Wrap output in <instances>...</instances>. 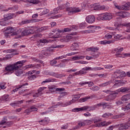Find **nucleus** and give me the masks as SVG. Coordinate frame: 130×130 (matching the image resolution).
Here are the masks:
<instances>
[{"instance_id":"f257e3e1","label":"nucleus","mask_w":130,"mask_h":130,"mask_svg":"<svg viewBox=\"0 0 130 130\" xmlns=\"http://www.w3.org/2000/svg\"><path fill=\"white\" fill-rule=\"evenodd\" d=\"M25 62H26L25 60L18 61L14 64L7 66L5 68V71L8 72V73H5V75H10L13 74L14 71L20 70L22 68V66H24Z\"/></svg>"},{"instance_id":"f03ea898","label":"nucleus","mask_w":130,"mask_h":130,"mask_svg":"<svg viewBox=\"0 0 130 130\" xmlns=\"http://www.w3.org/2000/svg\"><path fill=\"white\" fill-rule=\"evenodd\" d=\"M113 18V15L111 13H103L99 14L96 18L98 21H110Z\"/></svg>"},{"instance_id":"7ed1b4c3","label":"nucleus","mask_w":130,"mask_h":130,"mask_svg":"<svg viewBox=\"0 0 130 130\" xmlns=\"http://www.w3.org/2000/svg\"><path fill=\"white\" fill-rule=\"evenodd\" d=\"M123 50V48L120 47L114 49L113 51L116 52L115 56H116V57L123 58L125 56L130 57V53H125L124 54H121V51H122Z\"/></svg>"},{"instance_id":"20e7f679","label":"nucleus","mask_w":130,"mask_h":130,"mask_svg":"<svg viewBox=\"0 0 130 130\" xmlns=\"http://www.w3.org/2000/svg\"><path fill=\"white\" fill-rule=\"evenodd\" d=\"M53 49H52L51 48H48L42 51L41 55H40V56L41 58H43V57L49 56L51 53H53Z\"/></svg>"},{"instance_id":"39448f33","label":"nucleus","mask_w":130,"mask_h":130,"mask_svg":"<svg viewBox=\"0 0 130 130\" xmlns=\"http://www.w3.org/2000/svg\"><path fill=\"white\" fill-rule=\"evenodd\" d=\"M130 126V119L126 123H121L116 125V127H119V130H126Z\"/></svg>"},{"instance_id":"423d86ee","label":"nucleus","mask_w":130,"mask_h":130,"mask_svg":"<svg viewBox=\"0 0 130 130\" xmlns=\"http://www.w3.org/2000/svg\"><path fill=\"white\" fill-rule=\"evenodd\" d=\"M66 10L68 12V15L70 16H71V15H73V14L81 12V9L72 7H66Z\"/></svg>"},{"instance_id":"0eeeda50","label":"nucleus","mask_w":130,"mask_h":130,"mask_svg":"<svg viewBox=\"0 0 130 130\" xmlns=\"http://www.w3.org/2000/svg\"><path fill=\"white\" fill-rule=\"evenodd\" d=\"M115 8H116V9H118V10H122L123 11H128L130 8V2H128L125 4L124 5H122V6L115 5Z\"/></svg>"},{"instance_id":"6e6552de","label":"nucleus","mask_w":130,"mask_h":130,"mask_svg":"<svg viewBox=\"0 0 130 130\" xmlns=\"http://www.w3.org/2000/svg\"><path fill=\"white\" fill-rule=\"evenodd\" d=\"M116 95H117V93L116 90L112 91L111 93H110L109 95L107 97V98L106 99V101H113V100H114V99L116 98Z\"/></svg>"},{"instance_id":"1a4fd4ad","label":"nucleus","mask_w":130,"mask_h":130,"mask_svg":"<svg viewBox=\"0 0 130 130\" xmlns=\"http://www.w3.org/2000/svg\"><path fill=\"white\" fill-rule=\"evenodd\" d=\"M90 6L95 11H100L101 10L105 9V7L104 6H101L99 4H94Z\"/></svg>"},{"instance_id":"9d476101","label":"nucleus","mask_w":130,"mask_h":130,"mask_svg":"<svg viewBox=\"0 0 130 130\" xmlns=\"http://www.w3.org/2000/svg\"><path fill=\"white\" fill-rule=\"evenodd\" d=\"M8 121V119H7V117H4L3 118V119L0 122V125H5L6 124V125H9V126H10V125L14 124V122L12 121Z\"/></svg>"},{"instance_id":"9b49d317","label":"nucleus","mask_w":130,"mask_h":130,"mask_svg":"<svg viewBox=\"0 0 130 130\" xmlns=\"http://www.w3.org/2000/svg\"><path fill=\"white\" fill-rule=\"evenodd\" d=\"M124 72H121L120 71H116L114 73V77L115 79H120L124 77Z\"/></svg>"},{"instance_id":"f8f14e48","label":"nucleus","mask_w":130,"mask_h":130,"mask_svg":"<svg viewBox=\"0 0 130 130\" xmlns=\"http://www.w3.org/2000/svg\"><path fill=\"white\" fill-rule=\"evenodd\" d=\"M101 105L96 104L92 107H89L88 106H84V111H93V110H95L96 108H99V106Z\"/></svg>"},{"instance_id":"ddd939ff","label":"nucleus","mask_w":130,"mask_h":130,"mask_svg":"<svg viewBox=\"0 0 130 130\" xmlns=\"http://www.w3.org/2000/svg\"><path fill=\"white\" fill-rule=\"evenodd\" d=\"M35 32V30L34 29H25L21 32V36H28V35H29V34H32Z\"/></svg>"},{"instance_id":"4468645a","label":"nucleus","mask_w":130,"mask_h":130,"mask_svg":"<svg viewBox=\"0 0 130 130\" xmlns=\"http://www.w3.org/2000/svg\"><path fill=\"white\" fill-rule=\"evenodd\" d=\"M96 18L93 15H89L86 17V21L88 24H93L95 22Z\"/></svg>"},{"instance_id":"2eb2a0df","label":"nucleus","mask_w":130,"mask_h":130,"mask_svg":"<svg viewBox=\"0 0 130 130\" xmlns=\"http://www.w3.org/2000/svg\"><path fill=\"white\" fill-rule=\"evenodd\" d=\"M5 34H11L12 33V35H17L18 33L16 31L14 32V29L11 27H8L7 28H5Z\"/></svg>"},{"instance_id":"dca6fc26","label":"nucleus","mask_w":130,"mask_h":130,"mask_svg":"<svg viewBox=\"0 0 130 130\" xmlns=\"http://www.w3.org/2000/svg\"><path fill=\"white\" fill-rule=\"evenodd\" d=\"M114 26L116 28H118V27H121L123 26V24H121V18L120 17L117 18L115 23H114Z\"/></svg>"},{"instance_id":"f3484780","label":"nucleus","mask_w":130,"mask_h":130,"mask_svg":"<svg viewBox=\"0 0 130 130\" xmlns=\"http://www.w3.org/2000/svg\"><path fill=\"white\" fill-rule=\"evenodd\" d=\"M128 13L124 11H121L116 13L117 16L120 17L121 18H126L128 16Z\"/></svg>"},{"instance_id":"a211bd4d","label":"nucleus","mask_w":130,"mask_h":130,"mask_svg":"<svg viewBox=\"0 0 130 130\" xmlns=\"http://www.w3.org/2000/svg\"><path fill=\"white\" fill-rule=\"evenodd\" d=\"M50 76H52V77H55V78H58L59 79H60L61 78H63L66 75L58 74V73L55 72H51L50 73Z\"/></svg>"},{"instance_id":"6ab92c4d","label":"nucleus","mask_w":130,"mask_h":130,"mask_svg":"<svg viewBox=\"0 0 130 130\" xmlns=\"http://www.w3.org/2000/svg\"><path fill=\"white\" fill-rule=\"evenodd\" d=\"M129 90V88L127 87H121L116 90V92H117V94L119 93H124L125 92H127Z\"/></svg>"},{"instance_id":"aec40b11","label":"nucleus","mask_w":130,"mask_h":130,"mask_svg":"<svg viewBox=\"0 0 130 130\" xmlns=\"http://www.w3.org/2000/svg\"><path fill=\"white\" fill-rule=\"evenodd\" d=\"M87 71H90V67H86L79 71V75H86L87 74Z\"/></svg>"},{"instance_id":"412c9836","label":"nucleus","mask_w":130,"mask_h":130,"mask_svg":"<svg viewBox=\"0 0 130 130\" xmlns=\"http://www.w3.org/2000/svg\"><path fill=\"white\" fill-rule=\"evenodd\" d=\"M26 69H38V68H40V64H30L28 65H26L25 67Z\"/></svg>"},{"instance_id":"4be33fe9","label":"nucleus","mask_w":130,"mask_h":130,"mask_svg":"<svg viewBox=\"0 0 130 130\" xmlns=\"http://www.w3.org/2000/svg\"><path fill=\"white\" fill-rule=\"evenodd\" d=\"M38 110V109L37 108H35V106H32L31 108L29 109H27L25 110L24 112L25 113H30V112H32L33 111H37Z\"/></svg>"},{"instance_id":"5701e85b","label":"nucleus","mask_w":130,"mask_h":130,"mask_svg":"<svg viewBox=\"0 0 130 130\" xmlns=\"http://www.w3.org/2000/svg\"><path fill=\"white\" fill-rule=\"evenodd\" d=\"M28 86V83H25L24 84H23L21 85H19L18 87L13 90V92H17V91H19V89H25V86Z\"/></svg>"},{"instance_id":"b1692460","label":"nucleus","mask_w":130,"mask_h":130,"mask_svg":"<svg viewBox=\"0 0 130 130\" xmlns=\"http://www.w3.org/2000/svg\"><path fill=\"white\" fill-rule=\"evenodd\" d=\"M114 41H101L99 42V44H101L102 45H106V44H110L111 43H113Z\"/></svg>"},{"instance_id":"393cba45","label":"nucleus","mask_w":130,"mask_h":130,"mask_svg":"<svg viewBox=\"0 0 130 130\" xmlns=\"http://www.w3.org/2000/svg\"><path fill=\"white\" fill-rule=\"evenodd\" d=\"M72 112H79L80 111H85V106L81 108H75L72 110Z\"/></svg>"},{"instance_id":"a878e982","label":"nucleus","mask_w":130,"mask_h":130,"mask_svg":"<svg viewBox=\"0 0 130 130\" xmlns=\"http://www.w3.org/2000/svg\"><path fill=\"white\" fill-rule=\"evenodd\" d=\"M19 9L18 6H14L12 7H9L4 10V12H8V11H17Z\"/></svg>"},{"instance_id":"bb28decb","label":"nucleus","mask_w":130,"mask_h":130,"mask_svg":"<svg viewBox=\"0 0 130 130\" xmlns=\"http://www.w3.org/2000/svg\"><path fill=\"white\" fill-rule=\"evenodd\" d=\"M42 35H41V34H36L33 35L32 37L30 38V40H33L34 41H36V40H37V39L39 38V37H41Z\"/></svg>"},{"instance_id":"cd10ccee","label":"nucleus","mask_w":130,"mask_h":130,"mask_svg":"<svg viewBox=\"0 0 130 130\" xmlns=\"http://www.w3.org/2000/svg\"><path fill=\"white\" fill-rule=\"evenodd\" d=\"M121 100L123 101V102H126V101H128V100H130V94L123 95L121 98Z\"/></svg>"},{"instance_id":"c85d7f7f","label":"nucleus","mask_w":130,"mask_h":130,"mask_svg":"<svg viewBox=\"0 0 130 130\" xmlns=\"http://www.w3.org/2000/svg\"><path fill=\"white\" fill-rule=\"evenodd\" d=\"M49 121V120L48 119V118H46L45 119L39 121L38 122L39 123H40V124L44 125L45 124H47V122H48Z\"/></svg>"},{"instance_id":"c756f323","label":"nucleus","mask_w":130,"mask_h":130,"mask_svg":"<svg viewBox=\"0 0 130 130\" xmlns=\"http://www.w3.org/2000/svg\"><path fill=\"white\" fill-rule=\"evenodd\" d=\"M23 102H24L23 100L17 101L16 102H14V103H11L10 105L11 106H18V105H19V104H22V103H23Z\"/></svg>"},{"instance_id":"7c9ffc66","label":"nucleus","mask_w":130,"mask_h":130,"mask_svg":"<svg viewBox=\"0 0 130 130\" xmlns=\"http://www.w3.org/2000/svg\"><path fill=\"white\" fill-rule=\"evenodd\" d=\"M111 83H112L111 82V80H110V81H107L106 82L100 84L99 85V87H107V86H109L110 85V84H111Z\"/></svg>"},{"instance_id":"2f4dec72","label":"nucleus","mask_w":130,"mask_h":130,"mask_svg":"<svg viewBox=\"0 0 130 130\" xmlns=\"http://www.w3.org/2000/svg\"><path fill=\"white\" fill-rule=\"evenodd\" d=\"M52 82H55V79L54 78H48L46 79L45 81L42 82V84H45V83H51Z\"/></svg>"},{"instance_id":"473e14b6","label":"nucleus","mask_w":130,"mask_h":130,"mask_svg":"<svg viewBox=\"0 0 130 130\" xmlns=\"http://www.w3.org/2000/svg\"><path fill=\"white\" fill-rule=\"evenodd\" d=\"M79 48V44L77 43H74L71 46L72 50H77Z\"/></svg>"},{"instance_id":"72a5a7b5","label":"nucleus","mask_w":130,"mask_h":130,"mask_svg":"<svg viewBox=\"0 0 130 130\" xmlns=\"http://www.w3.org/2000/svg\"><path fill=\"white\" fill-rule=\"evenodd\" d=\"M0 25L1 26H7L8 25V21L5 18L0 20Z\"/></svg>"},{"instance_id":"f704fd0d","label":"nucleus","mask_w":130,"mask_h":130,"mask_svg":"<svg viewBox=\"0 0 130 130\" xmlns=\"http://www.w3.org/2000/svg\"><path fill=\"white\" fill-rule=\"evenodd\" d=\"M113 114L110 113H105L102 115V117L104 118H108V117H111L113 116Z\"/></svg>"},{"instance_id":"c9c22d12","label":"nucleus","mask_w":130,"mask_h":130,"mask_svg":"<svg viewBox=\"0 0 130 130\" xmlns=\"http://www.w3.org/2000/svg\"><path fill=\"white\" fill-rule=\"evenodd\" d=\"M40 43H48V41L46 39H41L37 42V46H40Z\"/></svg>"},{"instance_id":"e433bc0d","label":"nucleus","mask_w":130,"mask_h":130,"mask_svg":"<svg viewBox=\"0 0 130 130\" xmlns=\"http://www.w3.org/2000/svg\"><path fill=\"white\" fill-rule=\"evenodd\" d=\"M99 50V48L98 47H90L88 49V51H92V52H97Z\"/></svg>"},{"instance_id":"4c0bfd02","label":"nucleus","mask_w":130,"mask_h":130,"mask_svg":"<svg viewBox=\"0 0 130 130\" xmlns=\"http://www.w3.org/2000/svg\"><path fill=\"white\" fill-rule=\"evenodd\" d=\"M54 33H55V34L53 35ZM52 34L53 35L52 36L53 38H59V37H60V35L57 31H52Z\"/></svg>"},{"instance_id":"58836bf2","label":"nucleus","mask_w":130,"mask_h":130,"mask_svg":"<svg viewBox=\"0 0 130 130\" xmlns=\"http://www.w3.org/2000/svg\"><path fill=\"white\" fill-rule=\"evenodd\" d=\"M14 54L7 55L5 57L3 58H0L1 60H7V59H10V58H12Z\"/></svg>"},{"instance_id":"ea45409f","label":"nucleus","mask_w":130,"mask_h":130,"mask_svg":"<svg viewBox=\"0 0 130 130\" xmlns=\"http://www.w3.org/2000/svg\"><path fill=\"white\" fill-rule=\"evenodd\" d=\"M57 106H62V107H64V104L61 102H58L56 105L53 106L52 108H56Z\"/></svg>"},{"instance_id":"a19ab883","label":"nucleus","mask_w":130,"mask_h":130,"mask_svg":"<svg viewBox=\"0 0 130 130\" xmlns=\"http://www.w3.org/2000/svg\"><path fill=\"white\" fill-rule=\"evenodd\" d=\"M49 92L51 93H54V92H56V88L55 86H51L48 87Z\"/></svg>"},{"instance_id":"79ce46f5","label":"nucleus","mask_w":130,"mask_h":130,"mask_svg":"<svg viewBox=\"0 0 130 130\" xmlns=\"http://www.w3.org/2000/svg\"><path fill=\"white\" fill-rule=\"evenodd\" d=\"M105 125H108V124L106 123L105 122H103L100 123L96 124L95 126L96 127H99L100 126H105Z\"/></svg>"},{"instance_id":"37998d69","label":"nucleus","mask_w":130,"mask_h":130,"mask_svg":"<svg viewBox=\"0 0 130 130\" xmlns=\"http://www.w3.org/2000/svg\"><path fill=\"white\" fill-rule=\"evenodd\" d=\"M15 75L17 77H21L23 75V71L22 70L16 71L15 72Z\"/></svg>"},{"instance_id":"c03bdc74","label":"nucleus","mask_w":130,"mask_h":130,"mask_svg":"<svg viewBox=\"0 0 130 130\" xmlns=\"http://www.w3.org/2000/svg\"><path fill=\"white\" fill-rule=\"evenodd\" d=\"M98 77H99L101 79H105L106 77L108 76L107 73H104V74H96Z\"/></svg>"},{"instance_id":"a18cd8bd","label":"nucleus","mask_w":130,"mask_h":130,"mask_svg":"<svg viewBox=\"0 0 130 130\" xmlns=\"http://www.w3.org/2000/svg\"><path fill=\"white\" fill-rule=\"evenodd\" d=\"M4 18L8 21V20H11V19H13V16L11 15V14L5 15Z\"/></svg>"},{"instance_id":"49530a36","label":"nucleus","mask_w":130,"mask_h":130,"mask_svg":"<svg viewBox=\"0 0 130 130\" xmlns=\"http://www.w3.org/2000/svg\"><path fill=\"white\" fill-rule=\"evenodd\" d=\"M27 3L33 4V5H37L39 3V1L38 0H27Z\"/></svg>"},{"instance_id":"de8ad7c7","label":"nucleus","mask_w":130,"mask_h":130,"mask_svg":"<svg viewBox=\"0 0 130 130\" xmlns=\"http://www.w3.org/2000/svg\"><path fill=\"white\" fill-rule=\"evenodd\" d=\"M46 87H40L38 90V92H39V94L42 95V94H43V93H42V91H43V90H45V89H46Z\"/></svg>"},{"instance_id":"09e8293b","label":"nucleus","mask_w":130,"mask_h":130,"mask_svg":"<svg viewBox=\"0 0 130 130\" xmlns=\"http://www.w3.org/2000/svg\"><path fill=\"white\" fill-rule=\"evenodd\" d=\"M68 95V93L66 92H62L60 93V96L58 98V100H60V98H63L64 96H67Z\"/></svg>"},{"instance_id":"8fccbe9b","label":"nucleus","mask_w":130,"mask_h":130,"mask_svg":"<svg viewBox=\"0 0 130 130\" xmlns=\"http://www.w3.org/2000/svg\"><path fill=\"white\" fill-rule=\"evenodd\" d=\"M91 96H86L85 98H83L80 99V102H85V101H87L88 99H90Z\"/></svg>"},{"instance_id":"3c124183","label":"nucleus","mask_w":130,"mask_h":130,"mask_svg":"<svg viewBox=\"0 0 130 130\" xmlns=\"http://www.w3.org/2000/svg\"><path fill=\"white\" fill-rule=\"evenodd\" d=\"M112 34L115 39H119L121 37V35L116 34L115 32H113Z\"/></svg>"},{"instance_id":"603ef678","label":"nucleus","mask_w":130,"mask_h":130,"mask_svg":"<svg viewBox=\"0 0 130 130\" xmlns=\"http://www.w3.org/2000/svg\"><path fill=\"white\" fill-rule=\"evenodd\" d=\"M47 29V27L44 26L40 28H38L36 31L37 32H42L43 31H45V30Z\"/></svg>"},{"instance_id":"864d4df0","label":"nucleus","mask_w":130,"mask_h":130,"mask_svg":"<svg viewBox=\"0 0 130 130\" xmlns=\"http://www.w3.org/2000/svg\"><path fill=\"white\" fill-rule=\"evenodd\" d=\"M94 120H85L84 122L85 123V125H89L93 123Z\"/></svg>"},{"instance_id":"5fc2aeb1","label":"nucleus","mask_w":130,"mask_h":130,"mask_svg":"<svg viewBox=\"0 0 130 130\" xmlns=\"http://www.w3.org/2000/svg\"><path fill=\"white\" fill-rule=\"evenodd\" d=\"M101 70H104V68L101 67H95L92 68L90 67V71H101Z\"/></svg>"},{"instance_id":"6e6d98bb","label":"nucleus","mask_w":130,"mask_h":130,"mask_svg":"<svg viewBox=\"0 0 130 130\" xmlns=\"http://www.w3.org/2000/svg\"><path fill=\"white\" fill-rule=\"evenodd\" d=\"M106 104H107V103H101L98 104V105H100L99 106V107H101V106H103V108H107V107H108V105H107Z\"/></svg>"},{"instance_id":"4d7b16f0","label":"nucleus","mask_w":130,"mask_h":130,"mask_svg":"<svg viewBox=\"0 0 130 130\" xmlns=\"http://www.w3.org/2000/svg\"><path fill=\"white\" fill-rule=\"evenodd\" d=\"M62 9H63V7H61L60 6H59L55 9H54L53 11H54V14H55L56 13H57V12H58V11H60V10H62Z\"/></svg>"},{"instance_id":"13d9d810","label":"nucleus","mask_w":130,"mask_h":130,"mask_svg":"<svg viewBox=\"0 0 130 130\" xmlns=\"http://www.w3.org/2000/svg\"><path fill=\"white\" fill-rule=\"evenodd\" d=\"M90 90H92V91H98L99 90H100V87H99L98 86H93L92 88H90Z\"/></svg>"},{"instance_id":"bf43d9fd","label":"nucleus","mask_w":130,"mask_h":130,"mask_svg":"<svg viewBox=\"0 0 130 130\" xmlns=\"http://www.w3.org/2000/svg\"><path fill=\"white\" fill-rule=\"evenodd\" d=\"M2 99L4 101H9V100H10L9 95H4L2 96Z\"/></svg>"},{"instance_id":"052dcab7","label":"nucleus","mask_w":130,"mask_h":130,"mask_svg":"<svg viewBox=\"0 0 130 130\" xmlns=\"http://www.w3.org/2000/svg\"><path fill=\"white\" fill-rule=\"evenodd\" d=\"M85 125H86V124L85 123V120L82 121H80L78 123V126L81 127L82 126H85Z\"/></svg>"},{"instance_id":"680f3d73","label":"nucleus","mask_w":130,"mask_h":130,"mask_svg":"<svg viewBox=\"0 0 130 130\" xmlns=\"http://www.w3.org/2000/svg\"><path fill=\"white\" fill-rule=\"evenodd\" d=\"M56 63H57V61L55 59L50 61V64H51V66H54V64H56Z\"/></svg>"},{"instance_id":"e2e57ef3","label":"nucleus","mask_w":130,"mask_h":130,"mask_svg":"<svg viewBox=\"0 0 130 130\" xmlns=\"http://www.w3.org/2000/svg\"><path fill=\"white\" fill-rule=\"evenodd\" d=\"M31 22H32L31 20H25L22 21L21 23L22 25H24L25 24H29V23H31Z\"/></svg>"},{"instance_id":"0e129e2a","label":"nucleus","mask_w":130,"mask_h":130,"mask_svg":"<svg viewBox=\"0 0 130 130\" xmlns=\"http://www.w3.org/2000/svg\"><path fill=\"white\" fill-rule=\"evenodd\" d=\"M79 99H80L79 96L77 97H74L72 100V104L75 103V102H77V101H78Z\"/></svg>"},{"instance_id":"69168bd1","label":"nucleus","mask_w":130,"mask_h":130,"mask_svg":"<svg viewBox=\"0 0 130 130\" xmlns=\"http://www.w3.org/2000/svg\"><path fill=\"white\" fill-rule=\"evenodd\" d=\"M71 104H73V103L71 101H68L66 103H64V107H66L67 106H69V105H71Z\"/></svg>"},{"instance_id":"338daca9","label":"nucleus","mask_w":130,"mask_h":130,"mask_svg":"<svg viewBox=\"0 0 130 130\" xmlns=\"http://www.w3.org/2000/svg\"><path fill=\"white\" fill-rule=\"evenodd\" d=\"M36 78H37L36 75H34L28 77V79L30 80V81H32V80L36 79Z\"/></svg>"},{"instance_id":"774afa93","label":"nucleus","mask_w":130,"mask_h":130,"mask_svg":"<svg viewBox=\"0 0 130 130\" xmlns=\"http://www.w3.org/2000/svg\"><path fill=\"white\" fill-rule=\"evenodd\" d=\"M113 36L112 35H110L109 34H107L105 35V37L106 39H111V38H112V36Z\"/></svg>"}]
</instances>
